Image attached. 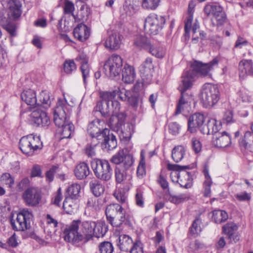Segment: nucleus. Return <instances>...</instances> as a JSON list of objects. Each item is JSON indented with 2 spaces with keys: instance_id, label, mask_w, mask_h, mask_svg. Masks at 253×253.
Listing matches in <instances>:
<instances>
[{
  "instance_id": "obj_37",
  "label": "nucleus",
  "mask_w": 253,
  "mask_h": 253,
  "mask_svg": "<svg viewBox=\"0 0 253 253\" xmlns=\"http://www.w3.org/2000/svg\"><path fill=\"white\" fill-rule=\"evenodd\" d=\"M240 145L245 149L253 152V133L251 131H247L244 138L239 141Z\"/></svg>"
},
{
  "instance_id": "obj_38",
  "label": "nucleus",
  "mask_w": 253,
  "mask_h": 253,
  "mask_svg": "<svg viewBox=\"0 0 253 253\" xmlns=\"http://www.w3.org/2000/svg\"><path fill=\"white\" fill-rule=\"evenodd\" d=\"M95 227H93V237L96 238L102 237L107 231V227L104 221H94Z\"/></svg>"
},
{
  "instance_id": "obj_36",
  "label": "nucleus",
  "mask_w": 253,
  "mask_h": 253,
  "mask_svg": "<svg viewBox=\"0 0 253 253\" xmlns=\"http://www.w3.org/2000/svg\"><path fill=\"white\" fill-rule=\"evenodd\" d=\"M74 130V126L73 124L69 121L67 122L66 124L61 126L58 128V131L62 136L61 139L69 138L71 136Z\"/></svg>"
},
{
  "instance_id": "obj_18",
  "label": "nucleus",
  "mask_w": 253,
  "mask_h": 253,
  "mask_svg": "<svg viewBox=\"0 0 253 253\" xmlns=\"http://www.w3.org/2000/svg\"><path fill=\"white\" fill-rule=\"evenodd\" d=\"M126 116L123 113L113 114L111 116L108 122L110 128L116 132L122 131V126L125 124Z\"/></svg>"
},
{
  "instance_id": "obj_3",
  "label": "nucleus",
  "mask_w": 253,
  "mask_h": 253,
  "mask_svg": "<svg viewBox=\"0 0 253 253\" xmlns=\"http://www.w3.org/2000/svg\"><path fill=\"white\" fill-rule=\"evenodd\" d=\"M94 221L80 220H73L70 225L67 226L63 231L64 240L77 244L80 242L86 243L93 237V227H95Z\"/></svg>"
},
{
  "instance_id": "obj_53",
  "label": "nucleus",
  "mask_w": 253,
  "mask_h": 253,
  "mask_svg": "<svg viewBox=\"0 0 253 253\" xmlns=\"http://www.w3.org/2000/svg\"><path fill=\"white\" fill-rule=\"evenodd\" d=\"M223 232L228 236L232 233H235L234 231L237 230L238 226L234 223H228L222 227Z\"/></svg>"
},
{
  "instance_id": "obj_16",
  "label": "nucleus",
  "mask_w": 253,
  "mask_h": 253,
  "mask_svg": "<svg viewBox=\"0 0 253 253\" xmlns=\"http://www.w3.org/2000/svg\"><path fill=\"white\" fill-rule=\"evenodd\" d=\"M101 147L102 149L108 151L116 148L117 142L116 136L110 133V130L104 128L103 136L101 137Z\"/></svg>"
},
{
  "instance_id": "obj_64",
  "label": "nucleus",
  "mask_w": 253,
  "mask_h": 253,
  "mask_svg": "<svg viewBox=\"0 0 253 253\" xmlns=\"http://www.w3.org/2000/svg\"><path fill=\"white\" fill-rule=\"evenodd\" d=\"M114 196L118 201L122 204L126 203V196L124 193L122 192L119 190H117L114 192Z\"/></svg>"
},
{
  "instance_id": "obj_62",
  "label": "nucleus",
  "mask_w": 253,
  "mask_h": 253,
  "mask_svg": "<svg viewBox=\"0 0 253 253\" xmlns=\"http://www.w3.org/2000/svg\"><path fill=\"white\" fill-rule=\"evenodd\" d=\"M145 162L142 160L137 167V175L139 178H141L145 175Z\"/></svg>"
},
{
  "instance_id": "obj_40",
  "label": "nucleus",
  "mask_w": 253,
  "mask_h": 253,
  "mask_svg": "<svg viewBox=\"0 0 253 253\" xmlns=\"http://www.w3.org/2000/svg\"><path fill=\"white\" fill-rule=\"evenodd\" d=\"M185 154V149L181 145L175 146L172 150L171 156L175 163L180 162L183 158Z\"/></svg>"
},
{
  "instance_id": "obj_17",
  "label": "nucleus",
  "mask_w": 253,
  "mask_h": 253,
  "mask_svg": "<svg viewBox=\"0 0 253 253\" xmlns=\"http://www.w3.org/2000/svg\"><path fill=\"white\" fill-rule=\"evenodd\" d=\"M31 117L33 121L38 126L47 127L50 124V120L46 112L40 109L33 111Z\"/></svg>"
},
{
  "instance_id": "obj_63",
  "label": "nucleus",
  "mask_w": 253,
  "mask_h": 253,
  "mask_svg": "<svg viewBox=\"0 0 253 253\" xmlns=\"http://www.w3.org/2000/svg\"><path fill=\"white\" fill-rule=\"evenodd\" d=\"M40 101L42 104L50 105V100L49 94L46 92L42 91L40 95Z\"/></svg>"
},
{
  "instance_id": "obj_47",
  "label": "nucleus",
  "mask_w": 253,
  "mask_h": 253,
  "mask_svg": "<svg viewBox=\"0 0 253 253\" xmlns=\"http://www.w3.org/2000/svg\"><path fill=\"white\" fill-rule=\"evenodd\" d=\"M81 186L77 183H74L69 187L68 192L70 198L77 199L79 196Z\"/></svg>"
},
{
  "instance_id": "obj_13",
  "label": "nucleus",
  "mask_w": 253,
  "mask_h": 253,
  "mask_svg": "<svg viewBox=\"0 0 253 253\" xmlns=\"http://www.w3.org/2000/svg\"><path fill=\"white\" fill-rule=\"evenodd\" d=\"M23 198L27 205L31 206H37L41 200V190L37 187L28 188L23 193Z\"/></svg>"
},
{
  "instance_id": "obj_14",
  "label": "nucleus",
  "mask_w": 253,
  "mask_h": 253,
  "mask_svg": "<svg viewBox=\"0 0 253 253\" xmlns=\"http://www.w3.org/2000/svg\"><path fill=\"white\" fill-rule=\"evenodd\" d=\"M96 108L102 116L106 117L110 114H118L120 110V104L118 101H113L112 105H110L100 101L97 103Z\"/></svg>"
},
{
  "instance_id": "obj_1",
  "label": "nucleus",
  "mask_w": 253,
  "mask_h": 253,
  "mask_svg": "<svg viewBox=\"0 0 253 253\" xmlns=\"http://www.w3.org/2000/svg\"><path fill=\"white\" fill-rule=\"evenodd\" d=\"M218 61L214 58L208 63L203 64L202 62L195 61L192 64L193 69L185 72L182 76V83L183 89L181 90V97L177 104L175 115L181 113L185 109L188 108L193 100L192 96L185 91L190 87L195 80L196 74H199L203 77H211V72L215 67H217Z\"/></svg>"
},
{
  "instance_id": "obj_25",
  "label": "nucleus",
  "mask_w": 253,
  "mask_h": 253,
  "mask_svg": "<svg viewBox=\"0 0 253 253\" xmlns=\"http://www.w3.org/2000/svg\"><path fill=\"white\" fill-rule=\"evenodd\" d=\"M221 128V123L214 119L211 118L208 120L207 124L201 129V131L203 134H211L213 136L215 133L219 132V131Z\"/></svg>"
},
{
  "instance_id": "obj_35",
  "label": "nucleus",
  "mask_w": 253,
  "mask_h": 253,
  "mask_svg": "<svg viewBox=\"0 0 253 253\" xmlns=\"http://www.w3.org/2000/svg\"><path fill=\"white\" fill-rule=\"evenodd\" d=\"M203 173L205 176V180L203 183L204 188V196L209 197L211 195V187L212 184V179L209 173V169L207 166L204 167Z\"/></svg>"
},
{
  "instance_id": "obj_10",
  "label": "nucleus",
  "mask_w": 253,
  "mask_h": 253,
  "mask_svg": "<svg viewBox=\"0 0 253 253\" xmlns=\"http://www.w3.org/2000/svg\"><path fill=\"white\" fill-rule=\"evenodd\" d=\"M204 13L208 17L211 16V21L212 26H219L223 24L226 15L223 8L217 5H206L204 8Z\"/></svg>"
},
{
  "instance_id": "obj_12",
  "label": "nucleus",
  "mask_w": 253,
  "mask_h": 253,
  "mask_svg": "<svg viewBox=\"0 0 253 253\" xmlns=\"http://www.w3.org/2000/svg\"><path fill=\"white\" fill-rule=\"evenodd\" d=\"M123 66V59L118 55L113 54L109 57L104 65V69L107 75L115 77L120 75Z\"/></svg>"
},
{
  "instance_id": "obj_28",
  "label": "nucleus",
  "mask_w": 253,
  "mask_h": 253,
  "mask_svg": "<svg viewBox=\"0 0 253 253\" xmlns=\"http://www.w3.org/2000/svg\"><path fill=\"white\" fill-rule=\"evenodd\" d=\"M122 80L126 84L132 83L135 78L136 74L134 68L127 64H125L124 68H122Z\"/></svg>"
},
{
  "instance_id": "obj_60",
  "label": "nucleus",
  "mask_w": 253,
  "mask_h": 253,
  "mask_svg": "<svg viewBox=\"0 0 253 253\" xmlns=\"http://www.w3.org/2000/svg\"><path fill=\"white\" fill-rule=\"evenodd\" d=\"M235 197L240 202L249 201L251 199L250 194L246 192L238 193L235 195Z\"/></svg>"
},
{
  "instance_id": "obj_34",
  "label": "nucleus",
  "mask_w": 253,
  "mask_h": 253,
  "mask_svg": "<svg viewBox=\"0 0 253 253\" xmlns=\"http://www.w3.org/2000/svg\"><path fill=\"white\" fill-rule=\"evenodd\" d=\"M150 44L149 40L145 36L139 35L134 37L133 45L139 50H147Z\"/></svg>"
},
{
  "instance_id": "obj_54",
  "label": "nucleus",
  "mask_w": 253,
  "mask_h": 253,
  "mask_svg": "<svg viewBox=\"0 0 253 253\" xmlns=\"http://www.w3.org/2000/svg\"><path fill=\"white\" fill-rule=\"evenodd\" d=\"M0 181L4 184L8 185L9 187H12L14 183V179L8 173H3L0 177Z\"/></svg>"
},
{
  "instance_id": "obj_15",
  "label": "nucleus",
  "mask_w": 253,
  "mask_h": 253,
  "mask_svg": "<svg viewBox=\"0 0 253 253\" xmlns=\"http://www.w3.org/2000/svg\"><path fill=\"white\" fill-rule=\"evenodd\" d=\"M103 123L100 120H95L90 123L87 127V132L92 137V140L99 141L101 137L103 136L104 128L101 123Z\"/></svg>"
},
{
  "instance_id": "obj_20",
  "label": "nucleus",
  "mask_w": 253,
  "mask_h": 253,
  "mask_svg": "<svg viewBox=\"0 0 253 253\" xmlns=\"http://www.w3.org/2000/svg\"><path fill=\"white\" fill-rule=\"evenodd\" d=\"M205 121L204 115L200 113H196L191 115L188 121V130L191 133L196 131L197 128L201 127Z\"/></svg>"
},
{
  "instance_id": "obj_61",
  "label": "nucleus",
  "mask_w": 253,
  "mask_h": 253,
  "mask_svg": "<svg viewBox=\"0 0 253 253\" xmlns=\"http://www.w3.org/2000/svg\"><path fill=\"white\" fill-rule=\"evenodd\" d=\"M204 247V245L198 240H196L191 242L189 244V252H195L200 249H203Z\"/></svg>"
},
{
  "instance_id": "obj_42",
  "label": "nucleus",
  "mask_w": 253,
  "mask_h": 253,
  "mask_svg": "<svg viewBox=\"0 0 253 253\" xmlns=\"http://www.w3.org/2000/svg\"><path fill=\"white\" fill-rule=\"evenodd\" d=\"M195 7V4L193 1H190L189 3L188 12L189 16L187 19V21L185 23L184 30L186 34L189 33L190 32L192 20H193V13L194 8Z\"/></svg>"
},
{
  "instance_id": "obj_29",
  "label": "nucleus",
  "mask_w": 253,
  "mask_h": 253,
  "mask_svg": "<svg viewBox=\"0 0 253 253\" xmlns=\"http://www.w3.org/2000/svg\"><path fill=\"white\" fill-rule=\"evenodd\" d=\"M167 169L169 170H173L170 175L172 181L178 183L180 176V171L182 169H188L189 167L188 166H180L178 165L168 164Z\"/></svg>"
},
{
  "instance_id": "obj_2",
  "label": "nucleus",
  "mask_w": 253,
  "mask_h": 253,
  "mask_svg": "<svg viewBox=\"0 0 253 253\" xmlns=\"http://www.w3.org/2000/svg\"><path fill=\"white\" fill-rule=\"evenodd\" d=\"M111 161L117 165L115 169L117 183L123 185L124 188L128 190L132 181L131 170L133 163L132 157L124 150H121L112 156Z\"/></svg>"
},
{
  "instance_id": "obj_19",
  "label": "nucleus",
  "mask_w": 253,
  "mask_h": 253,
  "mask_svg": "<svg viewBox=\"0 0 253 253\" xmlns=\"http://www.w3.org/2000/svg\"><path fill=\"white\" fill-rule=\"evenodd\" d=\"M153 66L152 58H147L139 67L141 76L144 81L149 83L152 77Z\"/></svg>"
},
{
  "instance_id": "obj_57",
  "label": "nucleus",
  "mask_w": 253,
  "mask_h": 253,
  "mask_svg": "<svg viewBox=\"0 0 253 253\" xmlns=\"http://www.w3.org/2000/svg\"><path fill=\"white\" fill-rule=\"evenodd\" d=\"M99 141H91L89 145H87L85 148V153L88 157H92L94 156L95 152L94 151L95 147L99 143Z\"/></svg>"
},
{
  "instance_id": "obj_27",
  "label": "nucleus",
  "mask_w": 253,
  "mask_h": 253,
  "mask_svg": "<svg viewBox=\"0 0 253 253\" xmlns=\"http://www.w3.org/2000/svg\"><path fill=\"white\" fill-rule=\"evenodd\" d=\"M74 37L79 41L84 42L87 40L90 35L89 29L84 24H79L74 29Z\"/></svg>"
},
{
  "instance_id": "obj_7",
  "label": "nucleus",
  "mask_w": 253,
  "mask_h": 253,
  "mask_svg": "<svg viewBox=\"0 0 253 253\" xmlns=\"http://www.w3.org/2000/svg\"><path fill=\"white\" fill-rule=\"evenodd\" d=\"M33 217L31 211L28 209L21 210L16 215L15 219L12 216L10 224L12 229L17 231H24L30 227V221Z\"/></svg>"
},
{
  "instance_id": "obj_56",
  "label": "nucleus",
  "mask_w": 253,
  "mask_h": 253,
  "mask_svg": "<svg viewBox=\"0 0 253 253\" xmlns=\"http://www.w3.org/2000/svg\"><path fill=\"white\" fill-rule=\"evenodd\" d=\"M130 253H143L142 243L139 240H136L131 246L129 250Z\"/></svg>"
},
{
  "instance_id": "obj_48",
  "label": "nucleus",
  "mask_w": 253,
  "mask_h": 253,
  "mask_svg": "<svg viewBox=\"0 0 253 253\" xmlns=\"http://www.w3.org/2000/svg\"><path fill=\"white\" fill-rule=\"evenodd\" d=\"M160 0H143L142 6L148 10H154L159 5Z\"/></svg>"
},
{
  "instance_id": "obj_23",
  "label": "nucleus",
  "mask_w": 253,
  "mask_h": 253,
  "mask_svg": "<svg viewBox=\"0 0 253 253\" xmlns=\"http://www.w3.org/2000/svg\"><path fill=\"white\" fill-rule=\"evenodd\" d=\"M9 10L8 16L9 19L16 20L21 15V7L22 3L21 0H9Z\"/></svg>"
},
{
  "instance_id": "obj_8",
  "label": "nucleus",
  "mask_w": 253,
  "mask_h": 253,
  "mask_svg": "<svg viewBox=\"0 0 253 253\" xmlns=\"http://www.w3.org/2000/svg\"><path fill=\"white\" fill-rule=\"evenodd\" d=\"M91 166L97 178L106 181L111 179L112 170L107 161L94 159L91 162Z\"/></svg>"
},
{
  "instance_id": "obj_50",
  "label": "nucleus",
  "mask_w": 253,
  "mask_h": 253,
  "mask_svg": "<svg viewBox=\"0 0 253 253\" xmlns=\"http://www.w3.org/2000/svg\"><path fill=\"white\" fill-rule=\"evenodd\" d=\"M99 247L100 253H112L114 250L112 244L109 242H102Z\"/></svg>"
},
{
  "instance_id": "obj_21",
  "label": "nucleus",
  "mask_w": 253,
  "mask_h": 253,
  "mask_svg": "<svg viewBox=\"0 0 253 253\" xmlns=\"http://www.w3.org/2000/svg\"><path fill=\"white\" fill-rule=\"evenodd\" d=\"M231 138L226 131L215 133L212 137V143L217 148H225L231 144Z\"/></svg>"
},
{
  "instance_id": "obj_32",
  "label": "nucleus",
  "mask_w": 253,
  "mask_h": 253,
  "mask_svg": "<svg viewBox=\"0 0 253 253\" xmlns=\"http://www.w3.org/2000/svg\"><path fill=\"white\" fill-rule=\"evenodd\" d=\"M180 175L178 183L180 186L187 189L191 187L193 183V178L190 173L185 171V169H182L180 171Z\"/></svg>"
},
{
  "instance_id": "obj_51",
  "label": "nucleus",
  "mask_w": 253,
  "mask_h": 253,
  "mask_svg": "<svg viewBox=\"0 0 253 253\" xmlns=\"http://www.w3.org/2000/svg\"><path fill=\"white\" fill-rule=\"evenodd\" d=\"M76 69V65L72 60H66L64 63V72L68 74H70Z\"/></svg>"
},
{
  "instance_id": "obj_33",
  "label": "nucleus",
  "mask_w": 253,
  "mask_h": 253,
  "mask_svg": "<svg viewBox=\"0 0 253 253\" xmlns=\"http://www.w3.org/2000/svg\"><path fill=\"white\" fill-rule=\"evenodd\" d=\"M76 199L66 197L64 200L63 208L67 213L71 214L78 209L79 205Z\"/></svg>"
},
{
  "instance_id": "obj_4",
  "label": "nucleus",
  "mask_w": 253,
  "mask_h": 253,
  "mask_svg": "<svg viewBox=\"0 0 253 253\" xmlns=\"http://www.w3.org/2000/svg\"><path fill=\"white\" fill-rule=\"evenodd\" d=\"M105 213L107 221L113 226L120 227L123 224H130V216L120 204H113L107 206Z\"/></svg>"
},
{
  "instance_id": "obj_59",
  "label": "nucleus",
  "mask_w": 253,
  "mask_h": 253,
  "mask_svg": "<svg viewBox=\"0 0 253 253\" xmlns=\"http://www.w3.org/2000/svg\"><path fill=\"white\" fill-rule=\"evenodd\" d=\"M137 6V1L136 0H135V3L133 4H131L130 3L128 4L126 2L124 5V9L126 11V14L130 16L134 13V9H136Z\"/></svg>"
},
{
  "instance_id": "obj_5",
  "label": "nucleus",
  "mask_w": 253,
  "mask_h": 253,
  "mask_svg": "<svg viewBox=\"0 0 253 253\" xmlns=\"http://www.w3.org/2000/svg\"><path fill=\"white\" fill-rule=\"evenodd\" d=\"M220 98V93L217 85L206 84L201 90V100L204 107L210 108L214 106Z\"/></svg>"
},
{
  "instance_id": "obj_52",
  "label": "nucleus",
  "mask_w": 253,
  "mask_h": 253,
  "mask_svg": "<svg viewBox=\"0 0 253 253\" xmlns=\"http://www.w3.org/2000/svg\"><path fill=\"white\" fill-rule=\"evenodd\" d=\"M84 84L87 83V80L90 77V68L88 64H83L80 67Z\"/></svg>"
},
{
  "instance_id": "obj_45",
  "label": "nucleus",
  "mask_w": 253,
  "mask_h": 253,
  "mask_svg": "<svg viewBox=\"0 0 253 253\" xmlns=\"http://www.w3.org/2000/svg\"><path fill=\"white\" fill-rule=\"evenodd\" d=\"M202 221L199 218L196 219L192 223L191 227L190 228V233L194 237L198 236L202 231L201 225Z\"/></svg>"
},
{
  "instance_id": "obj_55",
  "label": "nucleus",
  "mask_w": 253,
  "mask_h": 253,
  "mask_svg": "<svg viewBox=\"0 0 253 253\" xmlns=\"http://www.w3.org/2000/svg\"><path fill=\"white\" fill-rule=\"evenodd\" d=\"M75 9L74 5L73 2L70 1H67L65 2L64 7V12L65 14H72L75 21H77V17L73 13Z\"/></svg>"
},
{
  "instance_id": "obj_9",
  "label": "nucleus",
  "mask_w": 253,
  "mask_h": 253,
  "mask_svg": "<svg viewBox=\"0 0 253 253\" xmlns=\"http://www.w3.org/2000/svg\"><path fill=\"white\" fill-rule=\"evenodd\" d=\"M166 22L165 17L156 14H151L145 20L144 30L150 35H156L162 29Z\"/></svg>"
},
{
  "instance_id": "obj_24",
  "label": "nucleus",
  "mask_w": 253,
  "mask_h": 253,
  "mask_svg": "<svg viewBox=\"0 0 253 253\" xmlns=\"http://www.w3.org/2000/svg\"><path fill=\"white\" fill-rule=\"evenodd\" d=\"M115 234L118 236L117 245L119 249L123 252H128L131 248L133 241L132 239L126 234H120V231L116 230Z\"/></svg>"
},
{
  "instance_id": "obj_58",
  "label": "nucleus",
  "mask_w": 253,
  "mask_h": 253,
  "mask_svg": "<svg viewBox=\"0 0 253 253\" xmlns=\"http://www.w3.org/2000/svg\"><path fill=\"white\" fill-rule=\"evenodd\" d=\"M58 169L57 166H52L45 173L46 180L50 182L53 180L54 174Z\"/></svg>"
},
{
  "instance_id": "obj_41",
  "label": "nucleus",
  "mask_w": 253,
  "mask_h": 253,
  "mask_svg": "<svg viewBox=\"0 0 253 253\" xmlns=\"http://www.w3.org/2000/svg\"><path fill=\"white\" fill-rule=\"evenodd\" d=\"M100 97L101 99V102L106 103L107 104L112 105V102L118 101L114 100L115 97L117 95L116 91H101L100 92Z\"/></svg>"
},
{
  "instance_id": "obj_6",
  "label": "nucleus",
  "mask_w": 253,
  "mask_h": 253,
  "mask_svg": "<svg viewBox=\"0 0 253 253\" xmlns=\"http://www.w3.org/2000/svg\"><path fill=\"white\" fill-rule=\"evenodd\" d=\"M19 146L22 153L29 156L33 155L43 147L40 136L33 134L23 136L19 140Z\"/></svg>"
},
{
  "instance_id": "obj_39",
  "label": "nucleus",
  "mask_w": 253,
  "mask_h": 253,
  "mask_svg": "<svg viewBox=\"0 0 253 253\" xmlns=\"http://www.w3.org/2000/svg\"><path fill=\"white\" fill-rule=\"evenodd\" d=\"M89 187L92 194L95 197H99L103 194L104 186L97 180H93L89 182Z\"/></svg>"
},
{
  "instance_id": "obj_43",
  "label": "nucleus",
  "mask_w": 253,
  "mask_h": 253,
  "mask_svg": "<svg viewBox=\"0 0 253 253\" xmlns=\"http://www.w3.org/2000/svg\"><path fill=\"white\" fill-rule=\"evenodd\" d=\"M212 219L215 223H220L228 219V214L224 211L214 210L212 211Z\"/></svg>"
},
{
  "instance_id": "obj_11",
  "label": "nucleus",
  "mask_w": 253,
  "mask_h": 253,
  "mask_svg": "<svg viewBox=\"0 0 253 253\" xmlns=\"http://www.w3.org/2000/svg\"><path fill=\"white\" fill-rule=\"evenodd\" d=\"M69 108V105L64 101L58 100L53 112V122L58 128L70 121L67 116Z\"/></svg>"
},
{
  "instance_id": "obj_26",
  "label": "nucleus",
  "mask_w": 253,
  "mask_h": 253,
  "mask_svg": "<svg viewBox=\"0 0 253 253\" xmlns=\"http://www.w3.org/2000/svg\"><path fill=\"white\" fill-rule=\"evenodd\" d=\"M239 77L244 79L247 75L253 76V65L251 60H242L239 64Z\"/></svg>"
},
{
  "instance_id": "obj_31",
  "label": "nucleus",
  "mask_w": 253,
  "mask_h": 253,
  "mask_svg": "<svg viewBox=\"0 0 253 253\" xmlns=\"http://www.w3.org/2000/svg\"><path fill=\"white\" fill-rule=\"evenodd\" d=\"M21 97L22 100L28 105L34 106L37 104L36 93L32 89L24 90L21 94Z\"/></svg>"
},
{
  "instance_id": "obj_49",
  "label": "nucleus",
  "mask_w": 253,
  "mask_h": 253,
  "mask_svg": "<svg viewBox=\"0 0 253 253\" xmlns=\"http://www.w3.org/2000/svg\"><path fill=\"white\" fill-rule=\"evenodd\" d=\"M117 95L118 97L123 101H128L131 95V92L129 90H126L124 88H118V89L116 90Z\"/></svg>"
},
{
  "instance_id": "obj_44",
  "label": "nucleus",
  "mask_w": 253,
  "mask_h": 253,
  "mask_svg": "<svg viewBox=\"0 0 253 253\" xmlns=\"http://www.w3.org/2000/svg\"><path fill=\"white\" fill-rule=\"evenodd\" d=\"M90 13V8L86 4H83L80 7L79 14L76 15L77 17V21H75L78 22L79 21H82L84 22V21L87 20Z\"/></svg>"
},
{
  "instance_id": "obj_22",
  "label": "nucleus",
  "mask_w": 253,
  "mask_h": 253,
  "mask_svg": "<svg viewBox=\"0 0 253 253\" xmlns=\"http://www.w3.org/2000/svg\"><path fill=\"white\" fill-rule=\"evenodd\" d=\"M121 42V35L118 32L114 31L109 34L104 44L106 48L116 50L120 48Z\"/></svg>"
},
{
  "instance_id": "obj_46",
  "label": "nucleus",
  "mask_w": 253,
  "mask_h": 253,
  "mask_svg": "<svg viewBox=\"0 0 253 253\" xmlns=\"http://www.w3.org/2000/svg\"><path fill=\"white\" fill-rule=\"evenodd\" d=\"M147 50L152 55L157 58H163L165 54L164 47L161 46H152L150 44Z\"/></svg>"
},
{
  "instance_id": "obj_30",
  "label": "nucleus",
  "mask_w": 253,
  "mask_h": 253,
  "mask_svg": "<svg viewBox=\"0 0 253 253\" xmlns=\"http://www.w3.org/2000/svg\"><path fill=\"white\" fill-rule=\"evenodd\" d=\"M88 166L85 163H80L76 166L74 169L75 176L78 179H85L90 173Z\"/></svg>"
}]
</instances>
